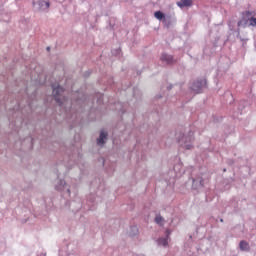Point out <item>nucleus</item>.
Returning a JSON list of instances; mask_svg holds the SVG:
<instances>
[{
	"label": "nucleus",
	"instance_id": "12",
	"mask_svg": "<svg viewBox=\"0 0 256 256\" xmlns=\"http://www.w3.org/2000/svg\"><path fill=\"white\" fill-rule=\"evenodd\" d=\"M40 5H41V7H43V6H44V8H43V9H49V2L41 1V2H40Z\"/></svg>",
	"mask_w": 256,
	"mask_h": 256
},
{
	"label": "nucleus",
	"instance_id": "2",
	"mask_svg": "<svg viewBox=\"0 0 256 256\" xmlns=\"http://www.w3.org/2000/svg\"><path fill=\"white\" fill-rule=\"evenodd\" d=\"M52 89L56 103H58V105H63V101L60 98L64 91L63 87L54 84L52 85Z\"/></svg>",
	"mask_w": 256,
	"mask_h": 256
},
{
	"label": "nucleus",
	"instance_id": "1",
	"mask_svg": "<svg viewBox=\"0 0 256 256\" xmlns=\"http://www.w3.org/2000/svg\"><path fill=\"white\" fill-rule=\"evenodd\" d=\"M253 17H255L253 12H244L242 20L238 22V27H246L248 23H251V19H253Z\"/></svg>",
	"mask_w": 256,
	"mask_h": 256
},
{
	"label": "nucleus",
	"instance_id": "8",
	"mask_svg": "<svg viewBox=\"0 0 256 256\" xmlns=\"http://www.w3.org/2000/svg\"><path fill=\"white\" fill-rule=\"evenodd\" d=\"M239 247L241 251H249V243L246 241H241Z\"/></svg>",
	"mask_w": 256,
	"mask_h": 256
},
{
	"label": "nucleus",
	"instance_id": "7",
	"mask_svg": "<svg viewBox=\"0 0 256 256\" xmlns=\"http://www.w3.org/2000/svg\"><path fill=\"white\" fill-rule=\"evenodd\" d=\"M158 245H162V247H167V245H169V236H166L165 238H160L158 240Z\"/></svg>",
	"mask_w": 256,
	"mask_h": 256
},
{
	"label": "nucleus",
	"instance_id": "9",
	"mask_svg": "<svg viewBox=\"0 0 256 256\" xmlns=\"http://www.w3.org/2000/svg\"><path fill=\"white\" fill-rule=\"evenodd\" d=\"M154 16L156 19H158L159 21H161V19H165V14H163V12L161 11H156L154 13Z\"/></svg>",
	"mask_w": 256,
	"mask_h": 256
},
{
	"label": "nucleus",
	"instance_id": "11",
	"mask_svg": "<svg viewBox=\"0 0 256 256\" xmlns=\"http://www.w3.org/2000/svg\"><path fill=\"white\" fill-rule=\"evenodd\" d=\"M183 141H193V138L183 135L182 138L178 140V142L182 143Z\"/></svg>",
	"mask_w": 256,
	"mask_h": 256
},
{
	"label": "nucleus",
	"instance_id": "10",
	"mask_svg": "<svg viewBox=\"0 0 256 256\" xmlns=\"http://www.w3.org/2000/svg\"><path fill=\"white\" fill-rule=\"evenodd\" d=\"M163 221H164L163 217L161 216L155 217V222L157 223V225H163Z\"/></svg>",
	"mask_w": 256,
	"mask_h": 256
},
{
	"label": "nucleus",
	"instance_id": "6",
	"mask_svg": "<svg viewBox=\"0 0 256 256\" xmlns=\"http://www.w3.org/2000/svg\"><path fill=\"white\" fill-rule=\"evenodd\" d=\"M105 139H107V132L102 131L100 137L97 140L98 145H105Z\"/></svg>",
	"mask_w": 256,
	"mask_h": 256
},
{
	"label": "nucleus",
	"instance_id": "14",
	"mask_svg": "<svg viewBox=\"0 0 256 256\" xmlns=\"http://www.w3.org/2000/svg\"><path fill=\"white\" fill-rule=\"evenodd\" d=\"M169 235H171V230H170V229H167V230H166V237H168V239H169Z\"/></svg>",
	"mask_w": 256,
	"mask_h": 256
},
{
	"label": "nucleus",
	"instance_id": "3",
	"mask_svg": "<svg viewBox=\"0 0 256 256\" xmlns=\"http://www.w3.org/2000/svg\"><path fill=\"white\" fill-rule=\"evenodd\" d=\"M205 87H207V80L202 79V80L194 83V85L192 86V91H195V93H201V91H203V89H205Z\"/></svg>",
	"mask_w": 256,
	"mask_h": 256
},
{
	"label": "nucleus",
	"instance_id": "15",
	"mask_svg": "<svg viewBox=\"0 0 256 256\" xmlns=\"http://www.w3.org/2000/svg\"><path fill=\"white\" fill-rule=\"evenodd\" d=\"M187 149H191V145H185Z\"/></svg>",
	"mask_w": 256,
	"mask_h": 256
},
{
	"label": "nucleus",
	"instance_id": "5",
	"mask_svg": "<svg viewBox=\"0 0 256 256\" xmlns=\"http://www.w3.org/2000/svg\"><path fill=\"white\" fill-rule=\"evenodd\" d=\"M161 61H164L168 65H171V63H173V56L168 54H162Z\"/></svg>",
	"mask_w": 256,
	"mask_h": 256
},
{
	"label": "nucleus",
	"instance_id": "4",
	"mask_svg": "<svg viewBox=\"0 0 256 256\" xmlns=\"http://www.w3.org/2000/svg\"><path fill=\"white\" fill-rule=\"evenodd\" d=\"M178 7H191V5H193V1L192 0H180L179 2H177Z\"/></svg>",
	"mask_w": 256,
	"mask_h": 256
},
{
	"label": "nucleus",
	"instance_id": "13",
	"mask_svg": "<svg viewBox=\"0 0 256 256\" xmlns=\"http://www.w3.org/2000/svg\"><path fill=\"white\" fill-rule=\"evenodd\" d=\"M249 25L251 27H256V18L254 16H253V18H251Z\"/></svg>",
	"mask_w": 256,
	"mask_h": 256
}]
</instances>
